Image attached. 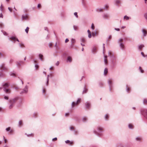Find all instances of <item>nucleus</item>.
I'll use <instances>...</instances> for the list:
<instances>
[{
  "instance_id": "obj_1",
  "label": "nucleus",
  "mask_w": 147,
  "mask_h": 147,
  "mask_svg": "<svg viewBox=\"0 0 147 147\" xmlns=\"http://www.w3.org/2000/svg\"><path fill=\"white\" fill-rule=\"evenodd\" d=\"M108 55L111 60V65L112 68H114L117 65V59L116 56L113 54L110 51H109Z\"/></svg>"
},
{
  "instance_id": "obj_2",
  "label": "nucleus",
  "mask_w": 147,
  "mask_h": 147,
  "mask_svg": "<svg viewBox=\"0 0 147 147\" xmlns=\"http://www.w3.org/2000/svg\"><path fill=\"white\" fill-rule=\"evenodd\" d=\"M18 97L10 99L9 100V102L10 104L9 106V109H12L15 103L16 102V101L18 100Z\"/></svg>"
},
{
  "instance_id": "obj_3",
  "label": "nucleus",
  "mask_w": 147,
  "mask_h": 147,
  "mask_svg": "<svg viewBox=\"0 0 147 147\" xmlns=\"http://www.w3.org/2000/svg\"><path fill=\"white\" fill-rule=\"evenodd\" d=\"M97 131L96 130L94 131V133L99 136L100 137L102 136V133L103 131L102 128L100 127H97Z\"/></svg>"
},
{
  "instance_id": "obj_4",
  "label": "nucleus",
  "mask_w": 147,
  "mask_h": 147,
  "mask_svg": "<svg viewBox=\"0 0 147 147\" xmlns=\"http://www.w3.org/2000/svg\"><path fill=\"white\" fill-rule=\"evenodd\" d=\"M28 86L26 85L25 87V88L23 89L22 91L20 93V94H26L28 92Z\"/></svg>"
},
{
  "instance_id": "obj_5",
  "label": "nucleus",
  "mask_w": 147,
  "mask_h": 147,
  "mask_svg": "<svg viewBox=\"0 0 147 147\" xmlns=\"http://www.w3.org/2000/svg\"><path fill=\"white\" fill-rule=\"evenodd\" d=\"M29 18V16L28 14H23L22 16V20H27Z\"/></svg>"
},
{
  "instance_id": "obj_6",
  "label": "nucleus",
  "mask_w": 147,
  "mask_h": 147,
  "mask_svg": "<svg viewBox=\"0 0 147 147\" xmlns=\"http://www.w3.org/2000/svg\"><path fill=\"white\" fill-rule=\"evenodd\" d=\"M5 64L4 63L2 64L0 66V70L1 71H7L8 69L5 66Z\"/></svg>"
},
{
  "instance_id": "obj_7",
  "label": "nucleus",
  "mask_w": 147,
  "mask_h": 147,
  "mask_svg": "<svg viewBox=\"0 0 147 147\" xmlns=\"http://www.w3.org/2000/svg\"><path fill=\"white\" fill-rule=\"evenodd\" d=\"M141 114L147 119V110L142 109L141 111Z\"/></svg>"
},
{
  "instance_id": "obj_8",
  "label": "nucleus",
  "mask_w": 147,
  "mask_h": 147,
  "mask_svg": "<svg viewBox=\"0 0 147 147\" xmlns=\"http://www.w3.org/2000/svg\"><path fill=\"white\" fill-rule=\"evenodd\" d=\"M86 109H90L91 107V104L90 102L87 101L85 103Z\"/></svg>"
},
{
  "instance_id": "obj_9",
  "label": "nucleus",
  "mask_w": 147,
  "mask_h": 147,
  "mask_svg": "<svg viewBox=\"0 0 147 147\" xmlns=\"http://www.w3.org/2000/svg\"><path fill=\"white\" fill-rule=\"evenodd\" d=\"M114 4L117 6L119 7V5L121 4V0H115L114 1Z\"/></svg>"
},
{
  "instance_id": "obj_10",
  "label": "nucleus",
  "mask_w": 147,
  "mask_h": 147,
  "mask_svg": "<svg viewBox=\"0 0 147 147\" xmlns=\"http://www.w3.org/2000/svg\"><path fill=\"white\" fill-rule=\"evenodd\" d=\"M4 91L7 94H10L11 92L10 89L3 88Z\"/></svg>"
},
{
  "instance_id": "obj_11",
  "label": "nucleus",
  "mask_w": 147,
  "mask_h": 147,
  "mask_svg": "<svg viewBox=\"0 0 147 147\" xmlns=\"http://www.w3.org/2000/svg\"><path fill=\"white\" fill-rule=\"evenodd\" d=\"M9 84L8 82L3 83H2V86L3 88H7L9 86Z\"/></svg>"
},
{
  "instance_id": "obj_12",
  "label": "nucleus",
  "mask_w": 147,
  "mask_h": 147,
  "mask_svg": "<svg viewBox=\"0 0 147 147\" xmlns=\"http://www.w3.org/2000/svg\"><path fill=\"white\" fill-rule=\"evenodd\" d=\"M142 32L143 33V35L144 37L146 36L147 35V31L146 30L144 29H142Z\"/></svg>"
},
{
  "instance_id": "obj_13",
  "label": "nucleus",
  "mask_w": 147,
  "mask_h": 147,
  "mask_svg": "<svg viewBox=\"0 0 147 147\" xmlns=\"http://www.w3.org/2000/svg\"><path fill=\"white\" fill-rule=\"evenodd\" d=\"M108 83L109 86H113L112 81L111 79H109L108 80Z\"/></svg>"
},
{
  "instance_id": "obj_14",
  "label": "nucleus",
  "mask_w": 147,
  "mask_h": 147,
  "mask_svg": "<svg viewBox=\"0 0 147 147\" xmlns=\"http://www.w3.org/2000/svg\"><path fill=\"white\" fill-rule=\"evenodd\" d=\"M102 17L104 19H108L109 17V15L107 13H104L102 15Z\"/></svg>"
},
{
  "instance_id": "obj_15",
  "label": "nucleus",
  "mask_w": 147,
  "mask_h": 147,
  "mask_svg": "<svg viewBox=\"0 0 147 147\" xmlns=\"http://www.w3.org/2000/svg\"><path fill=\"white\" fill-rule=\"evenodd\" d=\"M16 37L12 36L9 39L10 40L12 41L13 42L15 43L16 40Z\"/></svg>"
},
{
  "instance_id": "obj_16",
  "label": "nucleus",
  "mask_w": 147,
  "mask_h": 147,
  "mask_svg": "<svg viewBox=\"0 0 147 147\" xmlns=\"http://www.w3.org/2000/svg\"><path fill=\"white\" fill-rule=\"evenodd\" d=\"M142 138L141 136H137L135 138V140L137 141H140L142 140Z\"/></svg>"
},
{
  "instance_id": "obj_17",
  "label": "nucleus",
  "mask_w": 147,
  "mask_h": 147,
  "mask_svg": "<svg viewBox=\"0 0 147 147\" xmlns=\"http://www.w3.org/2000/svg\"><path fill=\"white\" fill-rule=\"evenodd\" d=\"M88 91V89L86 88V85H84L83 90L82 92V94L86 93H87Z\"/></svg>"
},
{
  "instance_id": "obj_18",
  "label": "nucleus",
  "mask_w": 147,
  "mask_h": 147,
  "mask_svg": "<svg viewBox=\"0 0 147 147\" xmlns=\"http://www.w3.org/2000/svg\"><path fill=\"white\" fill-rule=\"evenodd\" d=\"M78 105L77 103L76 102H73L71 104V108H72L76 105Z\"/></svg>"
},
{
  "instance_id": "obj_19",
  "label": "nucleus",
  "mask_w": 147,
  "mask_h": 147,
  "mask_svg": "<svg viewBox=\"0 0 147 147\" xmlns=\"http://www.w3.org/2000/svg\"><path fill=\"white\" fill-rule=\"evenodd\" d=\"M143 102L144 105H147V98H144L143 100Z\"/></svg>"
},
{
  "instance_id": "obj_20",
  "label": "nucleus",
  "mask_w": 147,
  "mask_h": 147,
  "mask_svg": "<svg viewBox=\"0 0 147 147\" xmlns=\"http://www.w3.org/2000/svg\"><path fill=\"white\" fill-rule=\"evenodd\" d=\"M119 46L121 49H123L124 47V45L123 44V43L121 42L119 44Z\"/></svg>"
},
{
  "instance_id": "obj_21",
  "label": "nucleus",
  "mask_w": 147,
  "mask_h": 147,
  "mask_svg": "<svg viewBox=\"0 0 147 147\" xmlns=\"http://www.w3.org/2000/svg\"><path fill=\"white\" fill-rule=\"evenodd\" d=\"M87 32L88 33V37L89 38H90L92 37V34L91 32L89 30H88L87 31Z\"/></svg>"
},
{
  "instance_id": "obj_22",
  "label": "nucleus",
  "mask_w": 147,
  "mask_h": 147,
  "mask_svg": "<svg viewBox=\"0 0 147 147\" xmlns=\"http://www.w3.org/2000/svg\"><path fill=\"white\" fill-rule=\"evenodd\" d=\"M76 42L75 40L74 39V38H72L71 39V47H72L73 45V44L75 43Z\"/></svg>"
},
{
  "instance_id": "obj_23",
  "label": "nucleus",
  "mask_w": 147,
  "mask_h": 147,
  "mask_svg": "<svg viewBox=\"0 0 147 147\" xmlns=\"http://www.w3.org/2000/svg\"><path fill=\"white\" fill-rule=\"evenodd\" d=\"M96 11L97 12H102L103 11V9L101 8H97L96 9Z\"/></svg>"
},
{
  "instance_id": "obj_24",
  "label": "nucleus",
  "mask_w": 147,
  "mask_h": 147,
  "mask_svg": "<svg viewBox=\"0 0 147 147\" xmlns=\"http://www.w3.org/2000/svg\"><path fill=\"white\" fill-rule=\"evenodd\" d=\"M80 40L81 42H85L86 41V40L85 38L83 37H82L80 38Z\"/></svg>"
},
{
  "instance_id": "obj_25",
  "label": "nucleus",
  "mask_w": 147,
  "mask_h": 147,
  "mask_svg": "<svg viewBox=\"0 0 147 147\" xmlns=\"http://www.w3.org/2000/svg\"><path fill=\"white\" fill-rule=\"evenodd\" d=\"M67 61H69V62H71L72 61V59L71 57L70 56L68 57L67 58Z\"/></svg>"
},
{
  "instance_id": "obj_26",
  "label": "nucleus",
  "mask_w": 147,
  "mask_h": 147,
  "mask_svg": "<svg viewBox=\"0 0 147 147\" xmlns=\"http://www.w3.org/2000/svg\"><path fill=\"white\" fill-rule=\"evenodd\" d=\"M144 47V45L141 44L140 45H138V49H139L141 50Z\"/></svg>"
},
{
  "instance_id": "obj_27",
  "label": "nucleus",
  "mask_w": 147,
  "mask_h": 147,
  "mask_svg": "<svg viewBox=\"0 0 147 147\" xmlns=\"http://www.w3.org/2000/svg\"><path fill=\"white\" fill-rule=\"evenodd\" d=\"M22 125V120H20L18 122V126L20 127Z\"/></svg>"
},
{
  "instance_id": "obj_28",
  "label": "nucleus",
  "mask_w": 147,
  "mask_h": 147,
  "mask_svg": "<svg viewBox=\"0 0 147 147\" xmlns=\"http://www.w3.org/2000/svg\"><path fill=\"white\" fill-rule=\"evenodd\" d=\"M128 127L130 129H132L133 127V125L131 124H129L128 125Z\"/></svg>"
},
{
  "instance_id": "obj_29",
  "label": "nucleus",
  "mask_w": 147,
  "mask_h": 147,
  "mask_svg": "<svg viewBox=\"0 0 147 147\" xmlns=\"http://www.w3.org/2000/svg\"><path fill=\"white\" fill-rule=\"evenodd\" d=\"M39 58L42 61H43V58L42 57H43V55L41 54H39Z\"/></svg>"
},
{
  "instance_id": "obj_30",
  "label": "nucleus",
  "mask_w": 147,
  "mask_h": 147,
  "mask_svg": "<svg viewBox=\"0 0 147 147\" xmlns=\"http://www.w3.org/2000/svg\"><path fill=\"white\" fill-rule=\"evenodd\" d=\"M20 47L21 48H22L24 47V44L23 43H19V44Z\"/></svg>"
},
{
  "instance_id": "obj_31",
  "label": "nucleus",
  "mask_w": 147,
  "mask_h": 147,
  "mask_svg": "<svg viewBox=\"0 0 147 147\" xmlns=\"http://www.w3.org/2000/svg\"><path fill=\"white\" fill-rule=\"evenodd\" d=\"M96 48L95 47H93L92 49V53H95L96 52Z\"/></svg>"
},
{
  "instance_id": "obj_32",
  "label": "nucleus",
  "mask_w": 147,
  "mask_h": 147,
  "mask_svg": "<svg viewBox=\"0 0 147 147\" xmlns=\"http://www.w3.org/2000/svg\"><path fill=\"white\" fill-rule=\"evenodd\" d=\"M108 72V69L107 68H105L104 71V74L105 75H106Z\"/></svg>"
},
{
  "instance_id": "obj_33",
  "label": "nucleus",
  "mask_w": 147,
  "mask_h": 147,
  "mask_svg": "<svg viewBox=\"0 0 147 147\" xmlns=\"http://www.w3.org/2000/svg\"><path fill=\"white\" fill-rule=\"evenodd\" d=\"M73 28L74 30L76 31L78 29V26L76 25L73 26Z\"/></svg>"
},
{
  "instance_id": "obj_34",
  "label": "nucleus",
  "mask_w": 147,
  "mask_h": 147,
  "mask_svg": "<svg viewBox=\"0 0 147 147\" xmlns=\"http://www.w3.org/2000/svg\"><path fill=\"white\" fill-rule=\"evenodd\" d=\"M82 120L84 122H85L87 121V118L86 117H84L82 118Z\"/></svg>"
},
{
  "instance_id": "obj_35",
  "label": "nucleus",
  "mask_w": 147,
  "mask_h": 147,
  "mask_svg": "<svg viewBox=\"0 0 147 147\" xmlns=\"http://www.w3.org/2000/svg\"><path fill=\"white\" fill-rule=\"evenodd\" d=\"M130 88L129 87H128L127 85L126 87V90L127 92L128 93H129V91L130 90Z\"/></svg>"
},
{
  "instance_id": "obj_36",
  "label": "nucleus",
  "mask_w": 147,
  "mask_h": 147,
  "mask_svg": "<svg viewBox=\"0 0 147 147\" xmlns=\"http://www.w3.org/2000/svg\"><path fill=\"white\" fill-rule=\"evenodd\" d=\"M129 17L126 16H125L124 17V19L126 20H129Z\"/></svg>"
},
{
  "instance_id": "obj_37",
  "label": "nucleus",
  "mask_w": 147,
  "mask_h": 147,
  "mask_svg": "<svg viewBox=\"0 0 147 147\" xmlns=\"http://www.w3.org/2000/svg\"><path fill=\"white\" fill-rule=\"evenodd\" d=\"M17 66L18 68H20L21 64L20 62H17L16 63Z\"/></svg>"
},
{
  "instance_id": "obj_38",
  "label": "nucleus",
  "mask_w": 147,
  "mask_h": 147,
  "mask_svg": "<svg viewBox=\"0 0 147 147\" xmlns=\"http://www.w3.org/2000/svg\"><path fill=\"white\" fill-rule=\"evenodd\" d=\"M102 47H103V54H104L105 51V44H103V46Z\"/></svg>"
},
{
  "instance_id": "obj_39",
  "label": "nucleus",
  "mask_w": 147,
  "mask_h": 147,
  "mask_svg": "<svg viewBox=\"0 0 147 147\" xmlns=\"http://www.w3.org/2000/svg\"><path fill=\"white\" fill-rule=\"evenodd\" d=\"M140 71L142 73H143L144 72V70L142 69L141 67H140L139 69Z\"/></svg>"
},
{
  "instance_id": "obj_40",
  "label": "nucleus",
  "mask_w": 147,
  "mask_h": 147,
  "mask_svg": "<svg viewBox=\"0 0 147 147\" xmlns=\"http://www.w3.org/2000/svg\"><path fill=\"white\" fill-rule=\"evenodd\" d=\"M109 118V116L108 114H106L105 116V118L106 120H107Z\"/></svg>"
},
{
  "instance_id": "obj_41",
  "label": "nucleus",
  "mask_w": 147,
  "mask_h": 147,
  "mask_svg": "<svg viewBox=\"0 0 147 147\" xmlns=\"http://www.w3.org/2000/svg\"><path fill=\"white\" fill-rule=\"evenodd\" d=\"M103 83L102 82H100L99 83V86L101 87L103 86Z\"/></svg>"
},
{
  "instance_id": "obj_42",
  "label": "nucleus",
  "mask_w": 147,
  "mask_h": 147,
  "mask_svg": "<svg viewBox=\"0 0 147 147\" xmlns=\"http://www.w3.org/2000/svg\"><path fill=\"white\" fill-rule=\"evenodd\" d=\"M4 26V24L1 22H0V28H3Z\"/></svg>"
},
{
  "instance_id": "obj_43",
  "label": "nucleus",
  "mask_w": 147,
  "mask_h": 147,
  "mask_svg": "<svg viewBox=\"0 0 147 147\" xmlns=\"http://www.w3.org/2000/svg\"><path fill=\"white\" fill-rule=\"evenodd\" d=\"M5 76V75L2 73H0V77H4Z\"/></svg>"
},
{
  "instance_id": "obj_44",
  "label": "nucleus",
  "mask_w": 147,
  "mask_h": 147,
  "mask_svg": "<svg viewBox=\"0 0 147 147\" xmlns=\"http://www.w3.org/2000/svg\"><path fill=\"white\" fill-rule=\"evenodd\" d=\"M1 31L3 33V34L5 36L7 35V33H6V32L5 31H4L3 30H1Z\"/></svg>"
},
{
  "instance_id": "obj_45",
  "label": "nucleus",
  "mask_w": 147,
  "mask_h": 147,
  "mask_svg": "<svg viewBox=\"0 0 147 147\" xmlns=\"http://www.w3.org/2000/svg\"><path fill=\"white\" fill-rule=\"evenodd\" d=\"M81 99L80 98H78L77 101L76 102L77 104L78 105L80 102Z\"/></svg>"
},
{
  "instance_id": "obj_46",
  "label": "nucleus",
  "mask_w": 147,
  "mask_h": 147,
  "mask_svg": "<svg viewBox=\"0 0 147 147\" xmlns=\"http://www.w3.org/2000/svg\"><path fill=\"white\" fill-rule=\"evenodd\" d=\"M9 74L10 76H16V75L14 73H12V72H10L9 73Z\"/></svg>"
},
{
  "instance_id": "obj_47",
  "label": "nucleus",
  "mask_w": 147,
  "mask_h": 147,
  "mask_svg": "<svg viewBox=\"0 0 147 147\" xmlns=\"http://www.w3.org/2000/svg\"><path fill=\"white\" fill-rule=\"evenodd\" d=\"M37 115L38 114L37 113H34L33 115V116L34 117L36 118L37 117Z\"/></svg>"
},
{
  "instance_id": "obj_48",
  "label": "nucleus",
  "mask_w": 147,
  "mask_h": 147,
  "mask_svg": "<svg viewBox=\"0 0 147 147\" xmlns=\"http://www.w3.org/2000/svg\"><path fill=\"white\" fill-rule=\"evenodd\" d=\"M29 29V28L28 27H27L25 30V31L27 33H28Z\"/></svg>"
},
{
  "instance_id": "obj_49",
  "label": "nucleus",
  "mask_w": 147,
  "mask_h": 147,
  "mask_svg": "<svg viewBox=\"0 0 147 147\" xmlns=\"http://www.w3.org/2000/svg\"><path fill=\"white\" fill-rule=\"evenodd\" d=\"M141 54L143 56V57H147V55H144V53L143 52H141Z\"/></svg>"
},
{
  "instance_id": "obj_50",
  "label": "nucleus",
  "mask_w": 147,
  "mask_h": 147,
  "mask_svg": "<svg viewBox=\"0 0 147 147\" xmlns=\"http://www.w3.org/2000/svg\"><path fill=\"white\" fill-rule=\"evenodd\" d=\"M4 98L5 100H8V99L9 97H8V96H6L5 95H4Z\"/></svg>"
},
{
  "instance_id": "obj_51",
  "label": "nucleus",
  "mask_w": 147,
  "mask_h": 147,
  "mask_svg": "<svg viewBox=\"0 0 147 147\" xmlns=\"http://www.w3.org/2000/svg\"><path fill=\"white\" fill-rule=\"evenodd\" d=\"M92 35L93 36H96V32H93L92 33Z\"/></svg>"
},
{
  "instance_id": "obj_52",
  "label": "nucleus",
  "mask_w": 147,
  "mask_h": 147,
  "mask_svg": "<svg viewBox=\"0 0 147 147\" xmlns=\"http://www.w3.org/2000/svg\"><path fill=\"white\" fill-rule=\"evenodd\" d=\"M6 130L7 131H10L11 130V128L10 127H8L6 129Z\"/></svg>"
},
{
  "instance_id": "obj_53",
  "label": "nucleus",
  "mask_w": 147,
  "mask_h": 147,
  "mask_svg": "<svg viewBox=\"0 0 147 147\" xmlns=\"http://www.w3.org/2000/svg\"><path fill=\"white\" fill-rule=\"evenodd\" d=\"M91 28L93 30H94V26L93 23H92L91 25Z\"/></svg>"
},
{
  "instance_id": "obj_54",
  "label": "nucleus",
  "mask_w": 147,
  "mask_h": 147,
  "mask_svg": "<svg viewBox=\"0 0 147 147\" xmlns=\"http://www.w3.org/2000/svg\"><path fill=\"white\" fill-rule=\"evenodd\" d=\"M74 14L76 18H78V15L77 12H75L74 13Z\"/></svg>"
},
{
  "instance_id": "obj_55",
  "label": "nucleus",
  "mask_w": 147,
  "mask_h": 147,
  "mask_svg": "<svg viewBox=\"0 0 147 147\" xmlns=\"http://www.w3.org/2000/svg\"><path fill=\"white\" fill-rule=\"evenodd\" d=\"M27 135L28 137L33 136L34 134H27Z\"/></svg>"
},
{
  "instance_id": "obj_56",
  "label": "nucleus",
  "mask_w": 147,
  "mask_h": 147,
  "mask_svg": "<svg viewBox=\"0 0 147 147\" xmlns=\"http://www.w3.org/2000/svg\"><path fill=\"white\" fill-rule=\"evenodd\" d=\"M69 128L70 130L72 131L73 129H74V127L73 126H70Z\"/></svg>"
},
{
  "instance_id": "obj_57",
  "label": "nucleus",
  "mask_w": 147,
  "mask_h": 147,
  "mask_svg": "<svg viewBox=\"0 0 147 147\" xmlns=\"http://www.w3.org/2000/svg\"><path fill=\"white\" fill-rule=\"evenodd\" d=\"M104 62L105 64H107V59L104 58Z\"/></svg>"
},
{
  "instance_id": "obj_58",
  "label": "nucleus",
  "mask_w": 147,
  "mask_h": 147,
  "mask_svg": "<svg viewBox=\"0 0 147 147\" xmlns=\"http://www.w3.org/2000/svg\"><path fill=\"white\" fill-rule=\"evenodd\" d=\"M35 67L36 69L38 68V65L37 64H36L35 65Z\"/></svg>"
},
{
  "instance_id": "obj_59",
  "label": "nucleus",
  "mask_w": 147,
  "mask_h": 147,
  "mask_svg": "<svg viewBox=\"0 0 147 147\" xmlns=\"http://www.w3.org/2000/svg\"><path fill=\"white\" fill-rule=\"evenodd\" d=\"M113 86H109V90L111 92L112 90V88H113Z\"/></svg>"
},
{
  "instance_id": "obj_60",
  "label": "nucleus",
  "mask_w": 147,
  "mask_h": 147,
  "mask_svg": "<svg viewBox=\"0 0 147 147\" xmlns=\"http://www.w3.org/2000/svg\"><path fill=\"white\" fill-rule=\"evenodd\" d=\"M53 44L52 43H50L49 44V47H51L52 46Z\"/></svg>"
},
{
  "instance_id": "obj_61",
  "label": "nucleus",
  "mask_w": 147,
  "mask_h": 147,
  "mask_svg": "<svg viewBox=\"0 0 147 147\" xmlns=\"http://www.w3.org/2000/svg\"><path fill=\"white\" fill-rule=\"evenodd\" d=\"M123 41V40L122 39H120L118 41V42L119 43L120 42H122V41Z\"/></svg>"
},
{
  "instance_id": "obj_62",
  "label": "nucleus",
  "mask_w": 147,
  "mask_h": 147,
  "mask_svg": "<svg viewBox=\"0 0 147 147\" xmlns=\"http://www.w3.org/2000/svg\"><path fill=\"white\" fill-rule=\"evenodd\" d=\"M8 10L10 11V12H11L12 11V9L10 7H8Z\"/></svg>"
},
{
  "instance_id": "obj_63",
  "label": "nucleus",
  "mask_w": 147,
  "mask_h": 147,
  "mask_svg": "<svg viewBox=\"0 0 147 147\" xmlns=\"http://www.w3.org/2000/svg\"><path fill=\"white\" fill-rule=\"evenodd\" d=\"M70 142V141L69 140H67L65 141V142L66 144L69 143Z\"/></svg>"
},
{
  "instance_id": "obj_64",
  "label": "nucleus",
  "mask_w": 147,
  "mask_h": 147,
  "mask_svg": "<svg viewBox=\"0 0 147 147\" xmlns=\"http://www.w3.org/2000/svg\"><path fill=\"white\" fill-rule=\"evenodd\" d=\"M49 80H48V79L47 80V83H46V86H48L49 84Z\"/></svg>"
}]
</instances>
